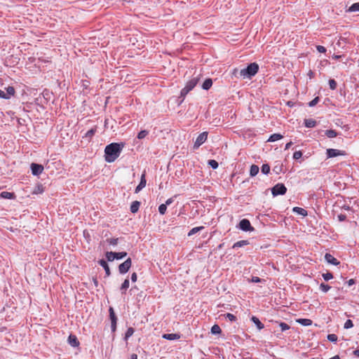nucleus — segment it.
Listing matches in <instances>:
<instances>
[{
    "label": "nucleus",
    "mask_w": 359,
    "mask_h": 359,
    "mask_svg": "<svg viewBox=\"0 0 359 359\" xmlns=\"http://www.w3.org/2000/svg\"><path fill=\"white\" fill-rule=\"evenodd\" d=\"M124 143H111L104 149V159L108 163L114 162L121 154Z\"/></svg>",
    "instance_id": "f257e3e1"
},
{
    "label": "nucleus",
    "mask_w": 359,
    "mask_h": 359,
    "mask_svg": "<svg viewBox=\"0 0 359 359\" xmlns=\"http://www.w3.org/2000/svg\"><path fill=\"white\" fill-rule=\"evenodd\" d=\"M259 71V65L256 62L250 63L245 69L240 70L239 75L243 79L248 78L251 79Z\"/></svg>",
    "instance_id": "f03ea898"
},
{
    "label": "nucleus",
    "mask_w": 359,
    "mask_h": 359,
    "mask_svg": "<svg viewBox=\"0 0 359 359\" xmlns=\"http://www.w3.org/2000/svg\"><path fill=\"white\" fill-rule=\"evenodd\" d=\"M200 74L196 76L194 75L193 78L187 83L185 87L181 90V97H184L189 91H191L197 85L200 79Z\"/></svg>",
    "instance_id": "7ed1b4c3"
},
{
    "label": "nucleus",
    "mask_w": 359,
    "mask_h": 359,
    "mask_svg": "<svg viewBox=\"0 0 359 359\" xmlns=\"http://www.w3.org/2000/svg\"><path fill=\"white\" fill-rule=\"evenodd\" d=\"M287 191V188L282 183H278L276 184L272 189H271V193L273 196H276L278 195H284Z\"/></svg>",
    "instance_id": "20e7f679"
},
{
    "label": "nucleus",
    "mask_w": 359,
    "mask_h": 359,
    "mask_svg": "<svg viewBox=\"0 0 359 359\" xmlns=\"http://www.w3.org/2000/svg\"><path fill=\"white\" fill-rule=\"evenodd\" d=\"M132 266V260L128 258L124 262L118 266V271L121 274L126 273Z\"/></svg>",
    "instance_id": "39448f33"
},
{
    "label": "nucleus",
    "mask_w": 359,
    "mask_h": 359,
    "mask_svg": "<svg viewBox=\"0 0 359 359\" xmlns=\"http://www.w3.org/2000/svg\"><path fill=\"white\" fill-rule=\"evenodd\" d=\"M327 158H334L338 156H345L346 154L345 151L335 149H327L326 151Z\"/></svg>",
    "instance_id": "423d86ee"
},
{
    "label": "nucleus",
    "mask_w": 359,
    "mask_h": 359,
    "mask_svg": "<svg viewBox=\"0 0 359 359\" xmlns=\"http://www.w3.org/2000/svg\"><path fill=\"white\" fill-rule=\"evenodd\" d=\"M239 228L244 231H251L254 228L251 226L250 221L247 219H243L239 222Z\"/></svg>",
    "instance_id": "0eeeda50"
},
{
    "label": "nucleus",
    "mask_w": 359,
    "mask_h": 359,
    "mask_svg": "<svg viewBox=\"0 0 359 359\" xmlns=\"http://www.w3.org/2000/svg\"><path fill=\"white\" fill-rule=\"evenodd\" d=\"M208 132H203L201 133L196 138L194 143V148H198L201 144H203L208 138Z\"/></svg>",
    "instance_id": "6e6552de"
},
{
    "label": "nucleus",
    "mask_w": 359,
    "mask_h": 359,
    "mask_svg": "<svg viewBox=\"0 0 359 359\" xmlns=\"http://www.w3.org/2000/svg\"><path fill=\"white\" fill-rule=\"evenodd\" d=\"M109 318H110L111 323V331L115 332L116 329L117 317H116L115 312L114 311V309L112 307H109Z\"/></svg>",
    "instance_id": "1a4fd4ad"
},
{
    "label": "nucleus",
    "mask_w": 359,
    "mask_h": 359,
    "mask_svg": "<svg viewBox=\"0 0 359 359\" xmlns=\"http://www.w3.org/2000/svg\"><path fill=\"white\" fill-rule=\"evenodd\" d=\"M31 170L34 175H39L43 172V167L40 164L33 163L31 164Z\"/></svg>",
    "instance_id": "9d476101"
},
{
    "label": "nucleus",
    "mask_w": 359,
    "mask_h": 359,
    "mask_svg": "<svg viewBox=\"0 0 359 359\" xmlns=\"http://www.w3.org/2000/svg\"><path fill=\"white\" fill-rule=\"evenodd\" d=\"M325 259L327 263L334 266H337L340 264V262L330 253H326L325 255Z\"/></svg>",
    "instance_id": "9b49d317"
},
{
    "label": "nucleus",
    "mask_w": 359,
    "mask_h": 359,
    "mask_svg": "<svg viewBox=\"0 0 359 359\" xmlns=\"http://www.w3.org/2000/svg\"><path fill=\"white\" fill-rule=\"evenodd\" d=\"M68 343L72 347H78L80 344L77 337L74 334H70L68 337Z\"/></svg>",
    "instance_id": "f8f14e48"
},
{
    "label": "nucleus",
    "mask_w": 359,
    "mask_h": 359,
    "mask_svg": "<svg viewBox=\"0 0 359 359\" xmlns=\"http://www.w3.org/2000/svg\"><path fill=\"white\" fill-rule=\"evenodd\" d=\"M98 264L104 268L106 275L109 276L111 275V271L107 262L104 259H100L98 261Z\"/></svg>",
    "instance_id": "ddd939ff"
},
{
    "label": "nucleus",
    "mask_w": 359,
    "mask_h": 359,
    "mask_svg": "<svg viewBox=\"0 0 359 359\" xmlns=\"http://www.w3.org/2000/svg\"><path fill=\"white\" fill-rule=\"evenodd\" d=\"M97 126H94L93 128L88 130L83 137L87 138L90 141L97 132Z\"/></svg>",
    "instance_id": "4468645a"
},
{
    "label": "nucleus",
    "mask_w": 359,
    "mask_h": 359,
    "mask_svg": "<svg viewBox=\"0 0 359 359\" xmlns=\"http://www.w3.org/2000/svg\"><path fill=\"white\" fill-rule=\"evenodd\" d=\"M140 206V202L135 201L131 203L130 211L132 213H135L138 211Z\"/></svg>",
    "instance_id": "2eb2a0df"
},
{
    "label": "nucleus",
    "mask_w": 359,
    "mask_h": 359,
    "mask_svg": "<svg viewBox=\"0 0 359 359\" xmlns=\"http://www.w3.org/2000/svg\"><path fill=\"white\" fill-rule=\"evenodd\" d=\"M251 320L256 325L259 330H261L264 327V324L259 320L258 318L252 316Z\"/></svg>",
    "instance_id": "dca6fc26"
},
{
    "label": "nucleus",
    "mask_w": 359,
    "mask_h": 359,
    "mask_svg": "<svg viewBox=\"0 0 359 359\" xmlns=\"http://www.w3.org/2000/svg\"><path fill=\"white\" fill-rule=\"evenodd\" d=\"M292 211L294 212H296V213H297L300 215H302L304 217H305L308 215L307 210H306L305 209H304L302 208H299V207L293 208Z\"/></svg>",
    "instance_id": "f3484780"
},
{
    "label": "nucleus",
    "mask_w": 359,
    "mask_h": 359,
    "mask_svg": "<svg viewBox=\"0 0 359 359\" xmlns=\"http://www.w3.org/2000/svg\"><path fill=\"white\" fill-rule=\"evenodd\" d=\"M317 124V122L312 118H308L304 120V125L306 128H314Z\"/></svg>",
    "instance_id": "a211bd4d"
},
{
    "label": "nucleus",
    "mask_w": 359,
    "mask_h": 359,
    "mask_svg": "<svg viewBox=\"0 0 359 359\" xmlns=\"http://www.w3.org/2000/svg\"><path fill=\"white\" fill-rule=\"evenodd\" d=\"M297 322L304 326H309L312 324V320L307 318H299L297 320Z\"/></svg>",
    "instance_id": "6ab92c4d"
},
{
    "label": "nucleus",
    "mask_w": 359,
    "mask_h": 359,
    "mask_svg": "<svg viewBox=\"0 0 359 359\" xmlns=\"http://www.w3.org/2000/svg\"><path fill=\"white\" fill-rule=\"evenodd\" d=\"M6 99H9L11 96L14 95L15 90L13 86H8L6 88Z\"/></svg>",
    "instance_id": "aec40b11"
},
{
    "label": "nucleus",
    "mask_w": 359,
    "mask_h": 359,
    "mask_svg": "<svg viewBox=\"0 0 359 359\" xmlns=\"http://www.w3.org/2000/svg\"><path fill=\"white\" fill-rule=\"evenodd\" d=\"M180 335L177 334H164L163 338L168 340H175L180 339Z\"/></svg>",
    "instance_id": "412c9836"
},
{
    "label": "nucleus",
    "mask_w": 359,
    "mask_h": 359,
    "mask_svg": "<svg viewBox=\"0 0 359 359\" xmlns=\"http://www.w3.org/2000/svg\"><path fill=\"white\" fill-rule=\"evenodd\" d=\"M1 197L3 198L13 199L15 198V196L14 193L8 191H3L1 193Z\"/></svg>",
    "instance_id": "4be33fe9"
},
{
    "label": "nucleus",
    "mask_w": 359,
    "mask_h": 359,
    "mask_svg": "<svg viewBox=\"0 0 359 359\" xmlns=\"http://www.w3.org/2000/svg\"><path fill=\"white\" fill-rule=\"evenodd\" d=\"M248 244H249V241H247V240H242V241H239L235 243L233 245L232 248H241V247L247 245Z\"/></svg>",
    "instance_id": "5701e85b"
},
{
    "label": "nucleus",
    "mask_w": 359,
    "mask_h": 359,
    "mask_svg": "<svg viewBox=\"0 0 359 359\" xmlns=\"http://www.w3.org/2000/svg\"><path fill=\"white\" fill-rule=\"evenodd\" d=\"M212 85V81L211 79H207L202 85V88L204 90H209Z\"/></svg>",
    "instance_id": "b1692460"
},
{
    "label": "nucleus",
    "mask_w": 359,
    "mask_h": 359,
    "mask_svg": "<svg viewBox=\"0 0 359 359\" xmlns=\"http://www.w3.org/2000/svg\"><path fill=\"white\" fill-rule=\"evenodd\" d=\"M259 168L257 165H252L250 166V176L254 177V176L257 175V173L259 172Z\"/></svg>",
    "instance_id": "393cba45"
},
{
    "label": "nucleus",
    "mask_w": 359,
    "mask_h": 359,
    "mask_svg": "<svg viewBox=\"0 0 359 359\" xmlns=\"http://www.w3.org/2000/svg\"><path fill=\"white\" fill-rule=\"evenodd\" d=\"M347 12L353 13L359 11V3L353 4L347 10Z\"/></svg>",
    "instance_id": "a878e982"
},
{
    "label": "nucleus",
    "mask_w": 359,
    "mask_h": 359,
    "mask_svg": "<svg viewBox=\"0 0 359 359\" xmlns=\"http://www.w3.org/2000/svg\"><path fill=\"white\" fill-rule=\"evenodd\" d=\"M282 138H283V135H282L278 134V133H274V134L271 135L269 137L268 141L269 142H276V141L279 140H280Z\"/></svg>",
    "instance_id": "bb28decb"
},
{
    "label": "nucleus",
    "mask_w": 359,
    "mask_h": 359,
    "mask_svg": "<svg viewBox=\"0 0 359 359\" xmlns=\"http://www.w3.org/2000/svg\"><path fill=\"white\" fill-rule=\"evenodd\" d=\"M130 282L128 278L125 279L123 283H122L121 286V290L122 291V294H125L126 290L129 287Z\"/></svg>",
    "instance_id": "cd10ccee"
},
{
    "label": "nucleus",
    "mask_w": 359,
    "mask_h": 359,
    "mask_svg": "<svg viewBox=\"0 0 359 359\" xmlns=\"http://www.w3.org/2000/svg\"><path fill=\"white\" fill-rule=\"evenodd\" d=\"M325 135L327 137L329 138H332V137H335L337 136V133L336 132V130H332V129H330V130H327L325 131Z\"/></svg>",
    "instance_id": "c85d7f7f"
},
{
    "label": "nucleus",
    "mask_w": 359,
    "mask_h": 359,
    "mask_svg": "<svg viewBox=\"0 0 359 359\" xmlns=\"http://www.w3.org/2000/svg\"><path fill=\"white\" fill-rule=\"evenodd\" d=\"M203 229H204V226H203L194 227L189 231V232L188 233V236H191L192 235L198 233V231H201Z\"/></svg>",
    "instance_id": "c756f323"
},
{
    "label": "nucleus",
    "mask_w": 359,
    "mask_h": 359,
    "mask_svg": "<svg viewBox=\"0 0 359 359\" xmlns=\"http://www.w3.org/2000/svg\"><path fill=\"white\" fill-rule=\"evenodd\" d=\"M211 332L213 334H220L222 332V330L218 325H214L211 328Z\"/></svg>",
    "instance_id": "7c9ffc66"
},
{
    "label": "nucleus",
    "mask_w": 359,
    "mask_h": 359,
    "mask_svg": "<svg viewBox=\"0 0 359 359\" xmlns=\"http://www.w3.org/2000/svg\"><path fill=\"white\" fill-rule=\"evenodd\" d=\"M114 252H106V258L107 261L112 262L116 259Z\"/></svg>",
    "instance_id": "2f4dec72"
},
{
    "label": "nucleus",
    "mask_w": 359,
    "mask_h": 359,
    "mask_svg": "<svg viewBox=\"0 0 359 359\" xmlns=\"http://www.w3.org/2000/svg\"><path fill=\"white\" fill-rule=\"evenodd\" d=\"M262 172L264 175H267L270 172V166L269 164H263L261 168Z\"/></svg>",
    "instance_id": "473e14b6"
},
{
    "label": "nucleus",
    "mask_w": 359,
    "mask_h": 359,
    "mask_svg": "<svg viewBox=\"0 0 359 359\" xmlns=\"http://www.w3.org/2000/svg\"><path fill=\"white\" fill-rule=\"evenodd\" d=\"M114 255L116 257V259H121L127 256L126 252H114Z\"/></svg>",
    "instance_id": "72a5a7b5"
},
{
    "label": "nucleus",
    "mask_w": 359,
    "mask_h": 359,
    "mask_svg": "<svg viewBox=\"0 0 359 359\" xmlns=\"http://www.w3.org/2000/svg\"><path fill=\"white\" fill-rule=\"evenodd\" d=\"M147 183V180L145 178V173H142L141 176V180L138 185H140L142 189L145 187Z\"/></svg>",
    "instance_id": "f704fd0d"
},
{
    "label": "nucleus",
    "mask_w": 359,
    "mask_h": 359,
    "mask_svg": "<svg viewBox=\"0 0 359 359\" xmlns=\"http://www.w3.org/2000/svg\"><path fill=\"white\" fill-rule=\"evenodd\" d=\"M149 134V131L146 130H141L137 134V138L140 140L144 139Z\"/></svg>",
    "instance_id": "c9c22d12"
},
{
    "label": "nucleus",
    "mask_w": 359,
    "mask_h": 359,
    "mask_svg": "<svg viewBox=\"0 0 359 359\" xmlns=\"http://www.w3.org/2000/svg\"><path fill=\"white\" fill-rule=\"evenodd\" d=\"M330 286H329L327 284H325L324 283H322L320 285V290L323 292H327L329 291V290L330 289Z\"/></svg>",
    "instance_id": "e433bc0d"
},
{
    "label": "nucleus",
    "mask_w": 359,
    "mask_h": 359,
    "mask_svg": "<svg viewBox=\"0 0 359 359\" xmlns=\"http://www.w3.org/2000/svg\"><path fill=\"white\" fill-rule=\"evenodd\" d=\"M323 279L325 280V281H328L330 280V279L333 278V275L332 273L330 272H327L325 273H323L322 275Z\"/></svg>",
    "instance_id": "4c0bfd02"
},
{
    "label": "nucleus",
    "mask_w": 359,
    "mask_h": 359,
    "mask_svg": "<svg viewBox=\"0 0 359 359\" xmlns=\"http://www.w3.org/2000/svg\"><path fill=\"white\" fill-rule=\"evenodd\" d=\"M208 165L213 169H217L219 166L218 163L215 160H209Z\"/></svg>",
    "instance_id": "58836bf2"
},
{
    "label": "nucleus",
    "mask_w": 359,
    "mask_h": 359,
    "mask_svg": "<svg viewBox=\"0 0 359 359\" xmlns=\"http://www.w3.org/2000/svg\"><path fill=\"white\" fill-rule=\"evenodd\" d=\"M327 338L330 341H332V342H337V339H338L337 336L334 334H328Z\"/></svg>",
    "instance_id": "ea45409f"
},
{
    "label": "nucleus",
    "mask_w": 359,
    "mask_h": 359,
    "mask_svg": "<svg viewBox=\"0 0 359 359\" xmlns=\"http://www.w3.org/2000/svg\"><path fill=\"white\" fill-rule=\"evenodd\" d=\"M329 86L330 89L335 90L337 86V83L334 79H330L329 80Z\"/></svg>",
    "instance_id": "a19ab883"
},
{
    "label": "nucleus",
    "mask_w": 359,
    "mask_h": 359,
    "mask_svg": "<svg viewBox=\"0 0 359 359\" xmlns=\"http://www.w3.org/2000/svg\"><path fill=\"white\" fill-rule=\"evenodd\" d=\"M283 170V164L277 165L273 167V171L275 172L276 174H279L282 172Z\"/></svg>",
    "instance_id": "79ce46f5"
},
{
    "label": "nucleus",
    "mask_w": 359,
    "mask_h": 359,
    "mask_svg": "<svg viewBox=\"0 0 359 359\" xmlns=\"http://www.w3.org/2000/svg\"><path fill=\"white\" fill-rule=\"evenodd\" d=\"M167 207L166 205L161 204L158 207V212L161 215H164L166 212Z\"/></svg>",
    "instance_id": "37998d69"
},
{
    "label": "nucleus",
    "mask_w": 359,
    "mask_h": 359,
    "mask_svg": "<svg viewBox=\"0 0 359 359\" xmlns=\"http://www.w3.org/2000/svg\"><path fill=\"white\" fill-rule=\"evenodd\" d=\"M134 333V329L133 327H129L125 334V338L127 339L130 337H131Z\"/></svg>",
    "instance_id": "c03bdc74"
},
{
    "label": "nucleus",
    "mask_w": 359,
    "mask_h": 359,
    "mask_svg": "<svg viewBox=\"0 0 359 359\" xmlns=\"http://www.w3.org/2000/svg\"><path fill=\"white\" fill-rule=\"evenodd\" d=\"M353 327V323L352 322L351 320H347L345 323H344V327L345 329H349V328H351Z\"/></svg>",
    "instance_id": "a18cd8bd"
},
{
    "label": "nucleus",
    "mask_w": 359,
    "mask_h": 359,
    "mask_svg": "<svg viewBox=\"0 0 359 359\" xmlns=\"http://www.w3.org/2000/svg\"><path fill=\"white\" fill-rule=\"evenodd\" d=\"M225 316L227 319H229L231 322L236 321L237 319L236 317L233 314L230 313H226Z\"/></svg>",
    "instance_id": "49530a36"
},
{
    "label": "nucleus",
    "mask_w": 359,
    "mask_h": 359,
    "mask_svg": "<svg viewBox=\"0 0 359 359\" xmlns=\"http://www.w3.org/2000/svg\"><path fill=\"white\" fill-rule=\"evenodd\" d=\"M279 326L281 329V331H285L290 329V326L287 323L283 322L280 323Z\"/></svg>",
    "instance_id": "de8ad7c7"
},
{
    "label": "nucleus",
    "mask_w": 359,
    "mask_h": 359,
    "mask_svg": "<svg viewBox=\"0 0 359 359\" xmlns=\"http://www.w3.org/2000/svg\"><path fill=\"white\" fill-rule=\"evenodd\" d=\"M107 241L110 245H116L118 244V238H109V239L107 240Z\"/></svg>",
    "instance_id": "09e8293b"
},
{
    "label": "nucleus",
    "mask_w": 359,
    "mask_h": 359,
    "mask_svg": "<svg viewBox=\"0 0 359 359\" xmlns=\"http://www.w3.org/2000/svg\"><path fill=\"white\" fill-rule=\"evenodd\" d=\"M319 97H316L313 100H312L309 103V106L312 107H314L316 106L318 102H319Z\"/></svg>",
    "instance_id": "8fccbe9b"
},
{
    "label": "nucleus",
    "mask_w": 359,
    "mask_h": 359,
    "mask_svg": "<svg viewBox=\"0 0 359 359\" xmlns=\"http://www.w3.org/2000/svg\"><path fill=\"white\" fill-rule=\"evenodd\" d=\"M302 156V152L301 151H297L293 154V158L295 160L299 159Z\"/></svg>",
    "instance_id": "3c124183"
},
{
    "label": "nucleus",
    "mask_w": 359,
    "mask_h": 359,
    "mask_svg": "<svg viewBox=\"0 0 359 359\" xmlns=\"http://www.w3.org/2000/svg\"><path fill=\"white\" fill-rule=\"evenodd\" d=\"M262 281H264V280L257 276H252L251 278L252 283H261Z\"/></svg>",
    "instance_id": "603ef678"
},
{
    "label": "nucleus",
    "mask_w": 359,
    "mask_h": 359,
    "mask_svg": "<svg viewBox=\"0 0 359 359\" xmlns=\"http://www.w3.org/2000/svg\"><path fill=\"white\" fill-rule=\"evenodd\" d=\"M316 48L319 53H324L326 52V48L323 46H317Z\"/></svg>",
    "instance_id": "864d4df0"
},
{
    "label": "nucleus",
    "mask_w": 359,
    "mask_h": 359,
    "mask_svg": "<svg viewBox=\"0 0 359 359\" xmlns=\"http://www.w3.org/2000/svg\"><path fill=\"white\" fill-rule=\"evenodd\" d=\"M338 219L340 222H344L346 219V216L345 215L340 214L338 215Z\"/></svg>",
    "instance_id": "5fc2aeb1"
},
{
    "label": "nucleus",
    "mask_w": 359,
    "mask_h": 359,
    "mask_svg": "<svg viewBox=\"0 0 359 359\" xmlns=\"http://www.w3.org/2000/svg\"><path fill=\"white\" fill-rule=\"evenodd\" d=\"M137 279V276L136 273H133L131 275V280L132 282H136Z\"/></svg>",
    "instance_id": "6e6d98bb"
},
{
    "label": "nucleus",
    "mask_w": 359,
    "mask_h": 359,
    "mask_svg": "<svg viewBox=\"0 0 359 359\" xmlns=\"http://www.w3.org/2000/svg\"><path fill=\"white\" fill-rule=\"evenodd\" d=\"M346 283H347L348 286H351V285L355 284V280L351 278V279L348 280L347 282H346Z\"/></svg>",
    "instance_id": "4d7b16f0"
},
{
    "label": "nucleus",
    "mask_w": 359,
    "mask_h": 359,
    "mask_svg": "<svg viewBox=\"0 0 359 359\" xmlns=\"http://www.w3.org/2000/svg\"><path fill=\"white\" fill-rule=\"evenodd\" d=\"M239 72H240V70H238L237 69H234L232 74L236 77H241L239 75Z\"/></svg>",
    "instance_id": "13d9d810"
},
{
    "label": "nucleus",
    "mask_w": 359,
    "mask_h": 359,
    "mask_svg": "<svg viewBox=\"0 0 359 359\" xmlns=\"http://www.w3.org/2000/svg\"><path fill=\"white\" fill-rule=\"evenodd\" d=\"M0 97L1 98H4V99L6 98V93L4 90H1V89H0Z\"/></svg>",
    "instance_id": "bf43d9fd"
},
{
    "label": "nucleus",
    "mask_w": 359,
    "mask_h": 359,
    "mask_svg": "<svg viewBox=\"0 0 359 359\" xmlns=\"http://www.w3.org/2000/svg\"><path fill=\"white\" fill-rule=\"evenodd\" d=\"M43 191V188H42L41 186H39V187H37V190H35V191H34V194H37V193H39V192H40V193H41V192H42Z\"/></svg>",
    "instance_id": "052dcab7"
},
{
    "label": "nucleus",
    "mask_w": 359,
    "mask_h": 359,
    "mask_svg": "<svg viewBox=\"0 0 359 359\" xmlns=\"http://www.w3.org/2000/svg\"><path fill=\"white\" fill-rule=\"evenodd\" d=\"M172 202H173V200H172V198H168V199L165 201V203H164V205H166V206H167V205H168L171 204Z\"/></svg>",
    "instance_id": "680f3d73"
},
{
    "label": "nucleus",
    "mask_w": 359,
    "mask_h": 359,
    "mask_svg": "<svg viewBox=\"0 0 359 359\" xmlns=\"http://www.w3.org/2000/svg\"><path fill=\"white\" fill-rule=\"evenodd\" d=\"M142 189V188L140 186V185H137V187L135 188V192L136 194H137L138 192H140L141 190Z\"/></svg>",
    "instance_id": "e2e57ef3"
},
{
    "label": "nucleus",
    "mask_w": 359,
    "mask_h": 359,
    "mask_svg": "<svg viewBox=\"0 0 359 359\" xmlns=\"http://www.w3.org/2000/svg\"><path fill=\"white\" fill-rule=\"evenodd\" d=\"M308 76L310 79H312L314 77V73L311 70H310L308 73Z\"/></svg>",
    "instance_id": "0e129e2a"
},
{
    "label": "nucleus",
    "mask_w": 359,
    "mask_h": 359,
    "mask_svg": "<svg viewBox=\"0 0 359 359\" xmlns=\"http://www.w3.org/2000/svg\"><path fill=\"white\" fill-rule=\"evenodd\" d=\"M292 145V142H290L286 144L285 149H288Z\"/></svg>",
    "instance_id": "69168bd1"
},
{
    "label": "nucleus",
    "mask_w": 359,
    "mask_h": 359,
    "mask_svg": "<svg viewBox=\"0 0 359 359\" xmlns=\"http://www.w3.org/2000/svg\"><path fill=\"white\" fill-rule=\"evenodd\" d=\"M353 355L356 357H359V349L353 351Z\"/></svg>",
    "instance_id": "338daca9"
},
{
    "label": "nucleus",
    "mask_w": 359,
    "mask_h": 359,
    "mask_svg": "<svg viewBox=\"0 0 359 359\" xmlns=\"http://www.w3.org/2000/svg\"><path fill=\"white\" fill-rule=\"evenodd\" d=\"M130 359H137V355L135 354V353H133L131 355H130Z\"/></svg>",
    "instance_id": "774afa93"
}]
</instances>
